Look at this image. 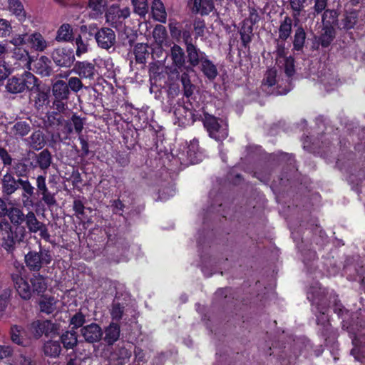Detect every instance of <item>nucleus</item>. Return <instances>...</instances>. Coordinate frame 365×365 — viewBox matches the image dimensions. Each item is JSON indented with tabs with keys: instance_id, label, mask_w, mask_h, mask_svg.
I'll return each instance as SVG.
<instances>
[{
	"instance_id": "f257e3e1",
	"label": "nucleus",
	"mask_w": 365,
	"mask_h": 365,
	"mask_svg": "<svg viewBox=\"0 0 365 365\" xmlns=\"http://www.w3.org/2000/svg\"><path fill=\"white\" fill-rule=\"evenodd\" d=\"M25 272L23 264L14 262V270L11 272V279L19 296L24 299H29L32 292L43 293L46 289L47 284L42 275L34 274L30 279L31 287L24 275Z\"/></svg>"
},
{
	"instance_id": "f03ea898",
	"label": "nucleus",
	"mask_w": 365,
	"mask_h": 365,
	"mask_svg": "<svg viewBox=\"0 0 365 365\" xmlns=\"http://www.w3.org/2000/svg\"><path fill=\"white\" fill-rule=\"evenodd\" d=\"M38 79L31 72L24 71L19 76L9 78L5 86L6 91L11 94H19L26 91H34Z\"/></svg>"
},
{
	"instance_id": "7ed1b4c3",
	"label": "nucleus",
	"mask_w": 365,
	"mask_h": 365,
	"mask_svg": "<svg viewBox=\"0 0 365 365\" xmlns=\"http://www.w3.org/2000/svg\"><path fill=\"white\" fill-rule=\"evenodd\" d=\"M29 334L36 339H40L43 334L46 336H54L58 334L60 325L51 320L37 319L27 327Z\"/></svg>"
},
{
	"instance_id": "20e7f679",
	"label": "nucleus",
	"mask_w": 365,
	"mask_h": 365,
	"mask_svg": "<svg viewBox=\"0 0 365 365\" xmlns=\"http://www.w3.org/2000/svg\"><path fill=\"white\" fill-rule=\"evenodd\" d=\"M51 260L50 251L41 248L39 252L30 251L25 255L26 267L34 272L39 271L44 265L50 264Z\"/></svg>"
},
{
	"instance_id": "39448f33",
	"label": "nucleus",
	"mask_w": 365,
	"mask_h": 365,
	"mask_svg": "<svg viewBox=\"0 0 365 365\" xmlns=\"http://www.w3.org/2000/svg\"><path fill=\"white\" fill-rule=\"evenodd\" d=\"M203 125L209 135L217 141L225 139L228 135L227 125L220 123L219 119L214 115L205 113Z\"/></svg>"
},
{
	"instance_id": "423d86ee",
	"label": "nucleus",
	"mask_w": 365,
	"mask_h": 365,
	"mask_svg": "<svg viewBox=\"0 0 365 365\" xmlns=\"http://www.w3.org/2000/svg\"><path fill=\"white\" fill-rule=\"evenodd\" d=\"M8 230L2 234L1 246L8 252H11L14 250L17 243H20L24 240L26 230L24 227H17L14 232L9 223L6 224Z\"/></svg>"
},
{
	"instance_id": "0eeeda50",
	"label": "nucleus",
	"mask_w": 365,
	"mask_h": 365,
	"mask_svg": "<svg viewBox=\"0 0 365 365\" xmlns=\"http://www.w3.org/2000/svg\"><path fill=\"white\" fill-rule=\"evenodd\" d=\"M278 82L279 78L277 76V70L274 68L267 70L262 82V91L266 95L278 96L286 94L288 91H280L279 88L275 87Z\"/></svg>"
},
{
	"instance_id": "6e6552de",
	"label": "nucleus",
	"mask_w": 365,
	"mask_h": 365,
	"mask_svg": "<svg viewBox=\"0 0 365 365\" xmlns=\"http://www.w3.org/2000/svg\"><path fill=\"white\" fill-rule=\"evenodd\" d=\"M130 15L128 6L121 8L118 4L110 5L106 13V21L112 26L117 27Z\"/></svg>"
},
{
	"instance_id": "1a4fd4ad",
	"label": "nucleus",
	"mask_w": 365,
	"mask_h": 365,
	"mask_svg": "<svg viewBox=\"0 0 365 365\" xmlns=\"http://www.w3.org/2000/svg\"><path fill=\"white\" fill-rule=\"evenodd\" d=\"M170 58L173 73H181L183 71H194L191 66L185 61V56L183 49L178 45L175 44L170 49Z\"/></svg>"
},
{
	"instance_id": "9d476101",
	"label": "nucleus",
	"mask_w": 365,
	"mask_h": 365,
	"mask_svg": "<svg viewBox=\"0 0 365 365\" xmlns=\"http://www.w3.org/2000/svg\"><path fill=\"white\" fill-rule=\"evenodd\" d=\"M55 64L60 67L69 68L75 61V55L71 48L58 47L51 53Z\"/></svg>"
},
{
	"instance_id": "9b49d317",
	"label": "nucleus",
	"mask_w": 365,
	"mask_h": 365,
	"mask_svg": "<svg viewBox=\"0 0 365 365\" xmlns=\"http://www.w3.org/2000/svg\"><path fill=\"white\" fill-rule=\"evenodd\" d=\"M95 39L97 45L106 50H108L113 47L116 43V36L115 31L108 27L100 29L95 34Z\"/></svg>"
},
{
	"instance_id": "f8f14e48",
	"label": "nucleus",
	"mask_w": 365,
	"mask_h": 365,
	"mask_svg": "<svg viewBox=\"0 0 365 365\" xmlns=\"http://www.w3.org/2000/svg\"><path fill=\"white\" fill-rule=\"evenodd\" d=\"M71 72L78 75L80 78L88 80H94L98 74L96 65L87 61H76Z\"/></svg>"
},
{
	"instance_id": "ddd939ff",
	"label": "nucleus",
	"mask_w": 365,
	"mask_h": 365,
	"mask_svg": "<svg viewBox=\"0 0 365 365\" xmlns=\"http://www.w3.org/2000/svg\"><path fill=\"white\" fill-rule=\"evenodd\" d=\"M80 333L84 340L90 344L100 341L103 335V329L96 323H91L83 327L80 330Z\"/></svg>"
},
{
	"instance_id": "4468645a",
	"label": "nucleus",
	"mask_w": 365,
	"mask_h": 365,
	"mask_svg": "<svg viewBox=\"0 0 365 365\" xmlns=\"http://www.w3.org/2000/svg\"><path fill=\"white\" fill-rule=\"evenodd\" d=\"M36 185L39 194L41 195L42 201L48 206H53L56 204L55 194L51 193L46 185L45 175H39L36 178Z\"/></svg>"
},
{
	"instance_id": "2eb2a0df",
	"label": "nucleus",
	"mask_w": 365,
	"mask_h": 365,
	"mask_svg": "<svg viewBox=\"0 0 365 365\" xmlns=\"http://www.w3.org/2000/svg\"><path fill=\"white\" fill-rule=\"evenodd\" d=\"M19 178H16L11 173L6 172L1 178V192L3 196L10 197L19 190Z\"/></svg>"
},
{
	"instance_id": "dca6fc26",
	"label": "nucleus",
	"mask_w": 365,
	"mask_h": 365,
	"mask_svg": "<svg viewBox=\"0 0 365 365\" xmlns=\"http://www.w3.org/2000/svg\"><path fill=\"white\" fill-rule=\"evenodd\" d=\"M186 53L188 66L193 68L198 66L207 57V54L191 42H186Z\"/></svg>"
},
{
	"instance_id": "f3484780",
	"label": "nucleus",
	"mask_w": 365,
	"mask_h": 365,
	"mask_svg": "<svg viewBox=\"0 0 365 365\" xmlns=\"http://www.w3.org/2000/svg\"><path fill=\"white\" fill-rule=\"evenodd\" d=\"M27 44L32 50L37 52H44L50 47V42L38 31L29 34V36H27Z\"/></svg>"
},
{
	"instance_id": "a211bd4d",
	"label": "nucleus",
	"mask_w": 365,
	"mask_h": 365,
	"mask_svg": "<svg viewBox=\"0 0 365 365\" xmlns=\"http://www.w3.org/2000/svg\"><path fill=\"white\" fill-rule=\"evenodd\" d=\"M359 11L356 10L346 11L340 20L339 28L349 30L354 28L359 21H361L362 24L365 23V15L364 19H359Z\"/></svg>"
},
{
	"instance_id": "6ab92c4d",
	"label": "nucleus",
	"mask_w": 365,
	"mask_h": 365,
	"mask_svg": "<svg viewBox=\"0 0 365 365\" xmlns=\"http://www.w3.org/2000/svg\"><path fill=\"white\" fill-rule=\"evenodd\" d=\"M21 189V197L25 207L32 205L31 197L34 195L35 187L28 178H19V190Z\"/></svg>"
},
{
	"instance_id": "aec40b11",
	"label": "nucleus",
	"mask_w": 365,
	"mask_h": 365,
	"mask_svg": "<svg viewBox=\"0 0 365 365\" xmlns=\"http://www.w3.org/2000/svg\"><path fill=\"white\" fill-rule=\"evenodd\" d=\"M31 130V122L29 120H17L10 128V133L15 137L23 138Z\"/></svg>"
},
{
	"instance_id": "412c9836",
	"label": "nucleus",
	"mask_w": 365,
	"mask_h": 365,
	"mask_svg": "<svg viewBox=\"0 0 365 365\" xmlns=\"http://www.w3.org/2000/svg\"><path fill=\"white\" fill-rule=\"evenodd\" d=\"M31 91L36 93L34 99L35 108L37 110L43 109L49 103V91L48 90L41 89L38 82L36 83V88L34 91Z\"/></svg>"
},
{
	"instance_id": "4be33fe9",
	"label": "nucleus",
	"mask_w": 365,
	"mask_h": 365,
	"mask_svg": "<svg viewBox=\"0 0 365 365\" xmlns=\"http://www.w3.org/2000/svg\"><path fill=\"white\" fill-rule=\"evenodd\" d=\"M26 144L35 150H39L46 145L44 134L40 130H36L24 140Z\"/></svg>"
},
{
	"instance_id": "5701e85b",
	"label": "nucleus",
	"mask_w": 365,
	"mask_h": 365,
	"mask_svg": "<svg viewBox=\"0 0 365 365\" xmlns=\"http://www.w3.org/2000/svg\"><path fill=\"white\" fill-rule=\"evenodd\" d=\"M35 165L33 168L38 167L42 170H46L52 163V156L50 151L44 149L38 154H35Z\"/></svg>"
},
{
	"instance_id": "b1692460",
	"label": "nucleus",
	"mask_w": 365,
	"mask_h": 365,
	"mask_svg": "<svg viewBox=\"0 0 365 365\" xmlns=\"http://www.w3.org/2000/svg\"><path fill=\"white\" fill-rule=\"evenodd\" d=\"M104 341L108 345H113L120 337V326L114 322H111L104 329Z\"/></svg>"
},
{
	"instance_id": "393cba45",
	"label": "nucleus",
	"mask_w": 365,
	"mask_h": 365,
	"mask_svg": "<svg viewBox=\"0 0 365 365\" xmlns=\"http://www.w3.org/2000/svg\"><path fill=\"white\" fill-rule=\"evenodd\" d=\"M34 69L41 76H49L52 71L50 59L46 56H40L34 64Z\"/></svg>"
},
{
	"instance_id": "a878e982",
	"label": "nucleus",
	"mask_w": 365,
	"mask_h": 365,
	"mask_svg": "<svg viewBox=\"0 0 365 365\" xmlns=\"http://www.w3.org/2000/svg\"><path fill=\"white\" fill-rule=\"evenodd\" d=\"M52 92L55 98L68 99L70 95L67 83L63 80H58L53 84Z\"/></svg>"
},
{
	"instance_id": "bb28decb",
	"label": "nucleus",
	"mask_w": 365,
	"mask_h": 365,
	"mask_svg": "<svg viewBox=\"0 0 365 365\" xmlns=\"http://www.w3.org/2000/svg\"><path fill=\"white\" fill-rule=\"evenodd\" d=\"M200 71L210 80H214L217 74L216 66L209 59L208 56L199 65Z\"/></svg>"
},
{
	"instance_id": "cd10ccee",
	"label": "nucleus",
	"mask_w": 365,
	"mask_h": 365,
	"mask_svg": "<svg viewBox=\"0 0 365 365\" xmlns=\"http://www.w3.org/2000/svg\"><path fill=\"white\" fill-rule=\"evenodd\" d=\"M61 349L60 342L56 340H48L44 343L43 346L44 354L52 358L59 356Z\"/></svg>"
},
{
	"instance_id": "c85d7f7f",
	"label": "nucleus",
	"mask_w": 365,
	"mask_h": 365,
	"mask_svg": "<svg viewBox=\"0 0 365 365\" xmlns=\"http://www.w3.org/2000/svg\"><path fill=\"white\" fill-rule=\"evenodd\" d=\"M192 11L200 13L202 15H207L211 12L214 8L212 0H192Z\"/></svg>"
},
{
	"instance_id": "c756f323",
	"label": "nucleus",
	"mask_w": 365,
	"mask_h": 365,
	"mask_svg": "<svg viewBox=\"0 0 365 365\" xmlns=\"http://www.w3.org/2000/svg\"><path fill=\"white\" fill-rule=\"evenodd\" d=\"M61 342L66 349H73L78 344V337L74 330L66 331L60 337Z\"/></svg>"
},
{
	"instance_id": "7c9ffc66",
	"label": "nucleus",
	"mask_w": 365,
	"mask_h": 365,
	"mask_svg": "<svg viewBox=\"0 0 365 365\" xmlns=\"http://www.w3.org/2000/svg\"><path fill=\"white\" fill-rule=\"evenodd\" d=\"M319 81L327 91L334 89L338 83L336 76L333 72L330 73L329 71L322 73Z\"/></svg>"
},
{
	"instance_id": "2f4dec72",
	"label": "nucleus",
	"mask_w": 365,
	"mask_h": 365,
	"mask_svg": "<svg viewBox=\"0 0 365 365\" xmlns=\"http://www.w3.org/2000/svg\"><path fill=\"white\" fill-rule=\"evenodd\" d=\"M73 29L70 24H62L57 31L56 41L58 42H68L73 39Z\"/></svg>"
},
{
	"instance_id": "473e14b6",
	"label": "nucleus",
	"mask_w": 365,
	"mask_h": 365,
	"mask_svg": "<svg viewBox=\"0 0 365 365\" xmlns=\"http://www.w3.org/2000/svg\"><path fill=\"white\" fill-rule=\"evenodd\" d=\"M9 9L19 21H22L26 19V11L19 0H9Z\"/></svg>"
},
{
	"instance_id": "72a5a7b5",
	"label": "nucleus",
	"mask_w": 365,
	"mask_h": 365,
	"mask_svg": "<svg viewBox=\"0 0 365 365\" xmlns=\"http://www.w3.org/2000/svg\"><path fill=\"white\" fill-rule=\"evenodd\" d=\"M252 25L249 21H244L240 29V38L245 47H247L252 41Z\"/></svg>"
},
{
	"instance_id": "f704fd0d",
	"label": "nucleus",
	"mask_w": 365,
	"mask_h": 365,
	"mask_svg": "<svg viewBox=\"0 0 365 365\" xmlns=\"http://www.w3.org/2000/svg\"><path fill=\"white\" fill-rule=\"evenodd\" d=\"M335 36V31L333 26H324L323 33L319 38V43L322 47H327L330 45Z\"/></svg>"
},
{
	"instance_id": "c9c22d12",
	"label": "nucleus",
	"mask_w": 365,
	"mask_h": 365,
	"mask_svg": "<svg viewBox=\"0 0 365 365\" xmlns=\"http://www.w3.org/2000/svg\"><path fill=\"white\" fill-rule=\"evenodd\" d=\"M190 71L181 72L180 82L182 86L183 94L186 98H190L194 93L195 86L191 83L189 73Z\"/></svg>"
},
{
	"instance_id": "e433bc0d",
	"label": "nucleus",
	"mask_w": 365,
	"mask_h": 365,
	"mask_svg": "<svg viewBox=\"0 0 365 365\" xmlns=\"http://www.w3.org/2000/svg\"><path fill=\"white\" fill-rule=\"evenodd\" d=\"M132 355V352L130 349L122 346L118 347L112 354V357L114 360L118 361V364L123 365L129 361V359Z\"/></svg>"
},
{
	"instance_id": "4c0bfd02",
	"label": "nucleus",
	"mask_w": 365,
	"mask_h": 365,
	"mask_svg": "<svg viewBox=\"0 0 365 365\" xmlns=\"http://www.w3.org/2000/svg\"><path fill=\"white\" fill-rule=\"evenodd\" d=\"M152 13L155 20L165 23L166 21V12L160 0H154L152 5Z\"/></svg>"
},
{
	"instance_id": "58836bf2",
	"label": "nucleus",
	"mask_w": 365,
	"mask_h": 365,
	"mask_svg": "<svg viewBox=\"0 0 365 365\" xmlns=\"http://www.w3.org/2000/svg\"><path fill=\"white\" fill-rule=\"evenodd\" d=\"M135 61L138 63H145L149 55L148 46L146 43H138L134 47Z\"/></svg>"
},
{
	"instance_id": "ea45409f",
	"label": "nucleus",
	"mask_w": 365,
	"mask_h": 365,
	"mask_svg": "<svg viewBox=\"0 0 365 365\" xmlns=\"http://www.w3.org/2000/svg\"><path fill=\"white\" fill-rule=\"evenodd\" d=\"M292 20L289 16H285L281 22L279 28V38L285 41L292 33Z\"/></svg>"
},
{
	"instance_id": "a19ab883",
	"label": "nucleus",
	"mask_w": 365,
	"mask_h": 365,
	"mask_svg": "<svg viewBox=\"0 0 365 365\" xmlns=\"http://www.w3.org/2000/svg\"><path fill=\"white\" fill-rule=\"evenodd\" d=\"M108 4L107 0H88V8L92 11L93 16L96 18L103 14Z\"/></svg>"
},
{
	"instance_id": "79ce46f5",
	"label": "nucleus",
	"mask_w": 365,
	"mask_h": 365,
	"mask_svg": "<svg viewBox=\"0 0 365 365\" xmlns=\"http://www.w3.org/2000/svg\"><path fill=\"white\" fill-rule=\"evenodd\" d=\"M7 215L11 222L18 227L26 220V215L23 213L22 210L17 207H12L9 210Z\"/></svg>"
},
{
	"instance_id": "37998d69",
	"label": "nucleus",
	"mask_w": 365,
	"mask_h": 365,
	"mask_svg": "<svg viewBox=\"0 0 365 365\" xmlns=\"http://www.w3.org/2000/svg\"><path fill=\"white\" fill-rule=\"evenodd\" d=\"M39 307L41 312L51 314L56 309V300L53 297H44L40 301Z\"/></svg>"
},
{
	"instance_id": "c03bdc74",
	"label": "nucleus",
	"mask_w": 365,
	"mask_h": 365,
	"mask_svg": "<svg viewBox=\"0 0 365 365\" xmlns=\"http://www.w3.org/2000/svg\"><path fill=\"white\" fill-rule=\"evenodd\" d=\"M26 224L31 232L36 233L38 229L43 224V222L38 220L35 214L30 211L26 215Z\"/></svg>"
},
{
	"instance_id": "a18cd8bd",
	"label": "nucleus",
	"mask_w": 365,
	"mask_h": 365,
	"mask_svg": "<svg viewBox=\"0 0 365 365\" xmlns=\"http://www.w3.org/2000/svg\"><path fill=\"white\" fill-rule=\"evenodd\" d=\"M26 334L24 329L18 325H14L11 329V340L19 345H25L24 336Z\"/></svg>"
},
{
	"instance_id": "49530a36",
	"label": "nucleus",
	"mask_w": 365,
	"mask_h": 365,
	"mask_svg": "<svg viewBox=\"0 0 365 365\" xmlns=\"http://www.w3.org/2000/svg\"><path fill=\"white\" fill-rule=\"evenodd\" d=\"M305 38L306 34L304 29L300 26L295 30L293 42L294 48L297 51H300L304 46Z\"/></svg>"
},
{
	"instance_id": "de8ad7c7",
	"label": "nucleus",
	"mask_w": 365,
	"mask_h": 365,
	"mask_svg": "<svg viewBox=\"0 0 365 365\" xmlns=\"http://www.w3.org/2000/svg\"><path fill=\"white\" fill-rule=\"evenodd\" d=\"M126 311L127 309H125V307L123 304L114 302L112 304L110 310L112 319L117 321L123 319V317L126 315Z\"/></svg>"
},
{
	"instance_id": "09e8293b",
	"label": "nucleus",
	"mask_w": 365,
	"mask_h": 365,
	"mask_svg": "<svg viewBox=\"0 0 365 365\" xmlns=\"http://www.w3.org/2000/svg\"><path fill=\"white\" fill-rule=\"evenodd\" d=\"M279 63H282L284 73L288 77L292 76L295 73L294 69V60L292 56L284 58L282 61L278 60Z\"/></svg>"
},
{
	"instance_id": "8fccbe9b",
	"label": "nucleus",
	"mask_w": 365,
	"mask_h": 365,
	"mask_svg": "<svg viewBox=\"0 0 365 365\" xmlns=\"http://www.w3.org/2000/svg\"><path fill=\"white\" fill-rule=\"evenodd\" d=\"M134 12L140 16H144L148 11L147 0H132Z\"/></svg>"
},
{
	"instance_id": "3c124183",
	"label": "nucleus",
	"mask_w": 365,
	"mask_h": 365,
	"mask_svg": "<svg viewBox=\"0 0 365 365\" xmlns=\"http://www.w3.org/2000/svg\"><path fill=\"white\" fill-rule=\"evenodd\" d=\"M324 26H332L337 22V13L334 9H326L322 14Z\"/></svg>"
},
{
	"instance_id": "603ef678",
	"label": "nucleus",
	"mask_w": 365,
	"mask_h": 365,
	"mask_svg": "<svg viewBox=\"0 0 365 365\" xmlns=\"http://www.w3.org/2000/svg\"><path fill=\"white\" fill-rule=\"evenodd\" d=\"M153 36L158 43H163L167 36L165 27L160 24L155 26L153 31Z\"/></svg>"
},
{
	"instance_id": "864d4df0",
	"label": "nucleus",
	"mask_w": 365,
	"mask_h": 365,
	"mask_svg": "<svg viewBox=\"0 0 365 365\" xmlns=\"http://www.w3.org/2000/svg\"><path fill=\"white\" fill-rule=\"evenodd\" d=\"M197 147L198 142L195 140L191 142L190 145L188 146V150L187 152V157L190 160V162L192 164H196L200 161V158H199L197 153H196Z\"/></svg>"
},
{
	"instance_id": "5fc2aeb1",
	"label": "nucleus",
	"mask_w": 365,
	"mask_h": 365,
	"mask_svg": "<svg viewBox=\"0 0 365 365\" xmlns=\"http://www.w3.org/2000/svg\"><path fill=\"white\" fill-rule=\"evenodd\" d=\"M86 323V316L81 312L76 313L70 319V324L72 326V329H81L84 327L83 324Z\"/></svg>"
},
{
	"instance_id": "6e6d98bb",
	"label": "nucleus",
	"mask_w": 365,
	"mask_h": 365,
	"mask_svg": "<svg viewBox=\"0 0 365 365\" xmlns=\"http://www.w3.org/2000/svg\"><path fill=\"white\" fill-rule=\"evenodd\" d=\"M76 46V55L81 57L83 54L88 52V43L87 41L83 40L81 36H78L75 39Z\"/></svg>"
},
{
	"instance_id": "4d7b16f0",
	"label": "nucleus",
	"mask_w": 365,
	"mask_h": 365,
	"mask_svg": "<svg viewBox=\"0 0 365 365\" xmlns=\"http://www.w3.org/2000/svg\"><path fill=\"white\" fill-rule=\"evenodd\" d=\"M81 78L78 77H71L68 80V87L69 90L72 91L74 93H78L80 90L83 88V83L81 80Z\"/></svg>"
},
{
	"instance_id": "13d9d810",
	"label": "nucleus",
	"mask_w": 365,
	"mask_h": 365,
	"mask_svg": "<svg viewBox=\"0 0 365 365\" xmlns=\"http://www.w3.org/2000/svg\"><path fill=\"white\" fill-rule=\"evenodd\" d=\"M14 170L17 178H27L28 166L23 162L19 161L14 165Z\"/></svg>"
},
{
	"instance_id": "bf43d9fd",
	"label": "nucleus",
	"mask_w": 365,
	"mask_h": 365,
	"mask_svg": "<svg viewBox=\"0 0 365 365\" xmlns=\"http://www.w3.org/2000/svg\"><path fill=\"white\" fill-rule=\"evenodd\" d=\"M13 56L17 60L26 61L28 65H30L32 61L31 57L29 56V51L21 48H16L14 50Z\"/></svg>"
},
{
	"instance_id": "052dcab7",
	"label": "nucleus",
	"mask_w": 365,
	"mask_h": 365,
	"mask_svg": "<svg viewBox=\"0 0 365 365\" xmlns=\"http://www.w3.org/2000/svg\"><path fill=\"white\" fill-rule=\"evenodd\" d=\"M306 0H289L290 6L293 10V16L296 19L300 15L301 11L304 7V3Z\"/></svg>"
},
{
	"instance_id": "680f3d73",
	"label": "nucleus",
	"mask_w": 365,
	"mask_h": 365,
	"mask_svg": "<svg viewBox=\"0 0 365 365\" xmlns=\"http://www.w3.org/2000/svg\"><path fill=\"white\" fill-rule=\"evenodd\" d=\"M193 29L196 37H202L205 34V21L200 19H195L193 22Z\"/></svg>"
},
{
	"instance_id": "e2e57ef3",
	"label": "nucleus",
	"mask_w": 365,
	"mask_h": 365,
	"mask_svg": "<svg viewBox=\"0 0 365 365\" xmlns=\"http://www.w3.org/2000/svg\"><path fill=\"white\" fill-rule=\"evenodd\" d=\"M71 124L73 123L74 126L75 131L78 134H81L84 125V119L81 118L80 116L77 115L76 114H73L71 116Z\"/></svg>"
},
{
	"instance_id": "0e129e2a",
	"label": "nucleus",
	"mask_w": 365,
	"mask_h": 365,
	"mask_svg": "<svg viewBox=\"0 0 365 365\" xmlns=\"http://www.w3.org/2000/svg\"><path fill=\"white\" fill-rule=\"evenodd\" d=\"M12 31V27L9 21L0 19V37L9 36Z\"/></svg>"
},
{
	"instance_id": "69168bd1",
	"label": "nucleus",
	"mask_w": 365,
	"mask_h": 365,
	"mask_svg": "<svg viewBox=\"0 0 365 365\" xmlns=\"http://www.w3.org/2000/svg\"><path fill=\"white\" fill-rule=\"evenodd\" d=\"M27 36H29V34L27 33L21 34H15L12 36L11 39L10 40V43L16 47L26 44Z\"/></svg>"
},
{
	"instance_id": "338daca9",
	"label": "nucleus",
	"mask_w": 365,
	"mask_h": 365,
	"mask_svg": "<svg viewBox=\"0 0 365 365\" xmlns=\"http://www.w3.org/2000/svg\"><path fill=\"white\" fill-rule=\"evenodd\" d=\"M73 209L78 217H81L85 215L86 207L84 203L79 199L74 200Z\"/></svg>"
},
{
	"instance_id": "774afa93",
	"label": "nucleus",
	"mask_w": 365,
	"mask_h": 365,
	"mask_svg": "<svg viewBox=\"0 0 365 365\" xmlns=\"http://www.w3.org/2000/svg\"><path fill=\"white\" fill-rule=\"evenodd\" d=\"M328 0H314V5L313 6L314 15H318L322 13L327 6Z\"/></svg>"
}]
</instances>
